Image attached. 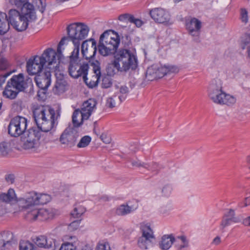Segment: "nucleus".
Listing matches in <instances>:
<instances>
[{"instance_id": "f257e3e1", "label": "nucleus", "mask_w": 250, "mask_h": 250, "mask_svg": "<svg viewBox=\"0 0 250 250\" xmlns=\"http://www.w3.org/2000/svg\"><path fill=\"white\" fill-rule=\"evenodd\" d=\"M33 113L36 124L41 130L30 129L26 131L21 138V145L24 149L35 150L40 145L42 132H47L56 126L60 115L51 107L44 105L37 106Z\"/></svg>"}, {"instance_id": "f03ea898", "label": "nucleus", "mask_w": 250, "mask_h": 250, "mask_svg": "<svg viewBox=\"0 0 250 250\" xmlns=\"http://www.w3.org/2000/svg\"><path fill=\"white\" fill-rule=\"evenodd\" d=\"M137 66V58L134 53L127 49H120L115 54L113 62L108 64L107 75L111 77L118 72L135 69Z\"/></svg>"}, {"instance_id": "7ed1b4c3", "label": "nucleus", "mask_w": 250, "mask_h": 250, "mask_svg": "<svg viewBox=\"0 0 250 250\" xmlns=\"http://www.w3.org/2000/svg\"><path fill=\"white\" fill-rule=\"evenodd\" d=\"M9 15L10 24L19 31L25 30L29 23L34 21L37 19L35 11H28L25 8L21 11V14L15 9H11Z\"/></svg>"}, {"instance_id": "20e7f679", "label": "nucleus", "mask_w": 250, "mask_h": 250, "mask_svg": "<svg viewBox=\"0 0 250 250\" xmlns=\"http://www.w3.org/2000/svg\"><path fill=\"white\" fill-rule=\"evenodd\" d=\"M120 38L117 34L113 31H105L100 36L98 51L103 56H107L114 53L120 43Z\"/></svg>"}, {"instance_id": "39448f33", "label": "nucleus", "mask_w": 250, "mask_h": 250, "mask_svg": "<svg viewBox=\"0 0 250 250\" xmlns=\"http://www.w3.org/2000/svg\"><path fill=\"white\" fill-rule=\"evenodd\" d=\"M79 52L78 49L73 50L69 56L68 72L73 78L82 77L85 79L88 74L89 64L87 62H81L79 59Z\"/></svg>"}, {"instance_id": "423d86ee", "label": "nucleus", "mask_w": 250, "mask_h": 250, "mask_svg": "<svg viewBox=\"0 0 250 250\" xmlns=\"http://www.w3.org/2000/svg\"><path fill=\"white\" fill-rule=\"evenodd\" d=\"M50 200L51 197L47 194L32 191L25 193L22 197L19 198L17 203L22 209H29L36 206L46 204Z\"/></svg>"}, {"instance_id": "0eeeda50", "label": "nucleus", "mask_w": 250, "mask_h": 250, "mask_svg": "<svg viewBox=\"0 0 250 250\" xmlns=\"http://www.w3.org/2000/svg\"><path fill=\"white\" fill-rule=\"evenodd\" d=\"M89 29L88 27L82 23H74L69 25L67 28L68 37L65 44L70 40L75 46L73 50L78 49L80 51L81 42L87 36Z\"/></svg>"}, {"instance_id": "6e6552de", "label": "nucleus", "mask_w": 250, "mask_h": 250, "mask_svg": "<svg viewBox=\"0 0 250 250\" xmlns=\"http://www.w3.org/2000/svg\"><path fill=\"white\" fill-rule=\"evenodd\" d=\"M67 40L66 38H63L60 42L58 47L57 51L51 48L46 49L40 57L42 59V61L45 64L47 63L48 68L54 70V71H57L59 68V60L62 57V46L65 44V42Z\"/></svg>"}, {"instance_id": "1a4fd4ad", "label": "nucleus", "mask_w": 250, "mask_h": 250, "mask_svg": "<svg viewBox=\"0 0 250 250\" xmlns=\"http://www.w3.org/2000/svg\"><path fill=\"white\" fill-rule=\"evenodd\" d=\"M97 102L92 99L85 101L81 107V109L74 110L72 115V123L74 127L80 126L83 121L87 120L96 108Z\"/></svg>"}, {"instance_id": "9d476101", "label": "nucleus", "mask_w": 250, "mask_h": 250, "mask_svg": "<svg viewBox=\"0 0 250 250\" xmlns=\"http://www.w3.org/2000/svg\"><path fill=\"white\" fill-rule=\"evenodd\" d=\"M178 71V68L174 65L154 64L147 68L146 76L148 81H153L161 78L167 74L176 73Z\"/></svg>"}, {"instance_id": "9b49d317", "label": "nucleus", "mask_w": 250, "mask_h": 250, "mask_svg": "<svg viewBox=\"0 0 250 250\" xmlns=\"http://www.w3.org/2000/svg\"><path fill=\"white\" fill-rule=\"evenodd\" d=\"M27 119L21 116H16L11 119L8 125V133L11 136L18 137L26 132Z\"/></svg>"}, {"instance_id": "f8f14e48", "label": "nucleus", "mask_w": 250, "mask_h": 250, "mask_svg": "<svg viewBox=\"0 0 250 250\" xmlns=\"http://www.w3.org/2000/svg\"><path fill=\"white\" fill-rule=\"evenodd\" d=\"M141 230L142 235L138 239V245L141 249L146 250L151 245L154 237L152 229L148 226H142Z\"/></svg>"}, {"instance_id": "ddd939ff", "label": "nucleus", "mask_w": 250, "mask_h": 250, "mask_svg": "<svg viewBox=\"0 0 250 250\" xmlns=\"http://www.w3.org/2000/svg\"><path fill=\"white\" fill-rule=\"evenodd\" d=\"M150 17L155 22L162 24H168L170 21V15L166 9L158 7L149 10Z\"/></svg>"}, {"instance_id": "4468645a", "label": "nucleus", "mask_w": 250, "mask_h": 250, "mask_svg": "<svg viewBox=\"0 0 250 250\" xmlns=\"http://www.w3.org/2000/svg\"><path fill=\"white\" fill-rule=\"evenodd\" d=\"M209 98L214 103L219 104H233L236 99L233 96L228 94L223 90L208 94Z\"/></svg>"}, {"instance_id": "2eb2a0df", "label": "nucleus", "mask_w": 250, "mask_h": 250, "mask_svg": "<svg viewBox=\"0 0 250 250\" xmlns=\"http://www.w3.org/2000/svg\"><path fill=\"white\" fill-rule=\"evenodd\" d=\"M79 136V133L74 129H66L61 135L60 141L62 145L72 147L75 145Z\"/></svg>"}, {"instance_id": "dca6fc26", "label": "nucleus", "mask_w": 250, "mask_h": 250, "mask_svg": "<svg viewBox=\"0 0 250 250\" xmlns=\"http://www.w3.org/2000/svg\"><path fill=\"white\" fill-rule=\"evenodd\" d=\"M40 56H36L33 59H30L27 62L26 69L29 75H36L42 73L44 63Z\"/></svg>"}, {"instance_id": "f3484780", "label": "nucleus", "mask_w": 250, "mask_h": 250, "mask_svg": "<svg viewBox=\"0 0 250 250\" xmlns=\"http://www.w3.org/2000/svg\"><path fill=\"white\" fill-rule=\"evenodd\" d=\"M16 241L10 231H3L0 234V250H8L14 247Z\"/></svg>"}, {"instance_id": "a211bd4d", "label": "nucleus", "mask_w": 250, "mask_h": 250, "mask_svg": "<svg viewBox=\"0 0 250 250\" xmlns=\"http://www.w3.org/2000/svg\"><path fill=\"white\" fill-rule=\"evenodd\" d=\"M51 72L47 69H44L42 73L36 75L35 81L37 86L41 89L46 90L51 83Z\"/></svg>"}, {"instance_id": "6ab92c4d", "label": "nucleus", "mask_w": 250, "mask_h": 250, "mask_svg": "<svg viewBox=\"0 0 250 250\" xmlns=\"http://www.w3.org/2000/svg\"><path fill=\"white\" fill-rule=\"evenodd\" d=\"M201 27V21L195 18L191 19L186 22V28L188 33L192 37H195L197 41L200 34Z\"/></svg>"}, {"instance_id": "aec40b11", "label": "nucleus", "mask_w": 250, "mask_h": 250, "mask_svg": "<svg viewBox=\"0 0 250 250\" xmlns=\"http://www.w3.org/2000/svg\"><path fill=\"white\" fill-rule=\"evenodd\" d=\"M91 45L89 46L88 41H83L82 44V53L84 58L86 60L92 59L97 51L96 42L94 39H90Z\"/></svg>"}, {"instance_id": "412c9836", "label": "nucleus", "mask_w": 250, "mask_h": 250, "mask_svg": "<svg viewBox=\"0 0 250 250\" xmlns=\"http://www.w3.org/2000/svg\"><path fill=\"white\" fill-rule=\"evenodd\" d=\"M239 219L235 216V211L233 209H229L224 213L220 223V229L222 230L225 228L232 223H238Z\"/></svg>"}, {"instance_id": "4be33fe9", "label": "nucleus", "mask_w": 250, "mask_h": 250, "mask_svg": "<svg viewBox=\"0 0 250 250\" xmlns=\"http://www.w3.org/2000/svg\"><path fill=\"white\" fill-rule=\"evenodd\" d=\"M93 67V71L94 73V75L93 76L92 80H89L86 76L85 79H83L86 84L90 88H93L98 85L99 79L101 77V68L100 66V63L98 61H96L92 63Z\"/></svg>"}, {"instance_id": "5701e85b", "label": "nucleus", "mask_w": 250, "mask_h": 250, "mask_svg": "<svg viewBox=\"0 0 250 250\" xmlns=\"http://www.w3.org/2000/svg\"><path fill=\"white\" fill-rule=\"evenodd\" d=\"M8 83L20 92L23 91L26 87V83L22 73L13 76Z\"/></svg>"}, {"instance_id": "b1692460", "label": "nucleus", "mask_w": 250, "mask_h": 250, "mask_svg": "<svg viewBox=\"0 0 250 250\" xmlns=\"http://www.w3.org/2000/svg\"><path fill=\"white\" fill-rule=\"evenodd\" d=\"M35 244L40 248L49 249L55 245V240L51 238H47L44 236H40L34 239Z\"/></svg>"}, {"instance_id": "393cba45", "label": "nucleus", "mask_w": 250, "mask_h": 250, "mask_svg": "<svg viewBox=\"0 0 250 250\" xmlns=\"http://www.w3.org/2000/svg\"><path fill=\"white\" fill-rule=\"evenodd\" d=\"M138 204L129 206L128 204H123L116 207L115 214L119 216H125L129 214L138 208Z\"/></svg>"}, {"instance_id": "a878e982", "label": "nucleus", "mask_w": 250, "mask_h": 250, "mask_svg": "<svg viewBox=\"0 0 250 250\" xmlns=\"http://www.w3.org/2000/svg\"><path fill=\"white\" fill-rule=\"evenodd\" d=\"M17 199L15 190L9 188L7 193H0V201L6 203L13 204L17 203Z\"/></svg>"}, {"instance_id": "bb28decb", "label": "nucleus", "mask_w": 250, "mask_h": 250, "mask_svg": "<svg viewBox=\"0 0 250 250\" xmlns=\"http://www.w3.org/2000/svg\"><path fill=\"white\" fill-rule=\"evenodd\" d=\"M56 72V75L57 80L56 82L55 85L53 88V91L55 93H62L65 91V87L67 85V82L64 79L63 76H60L59 78L58 76V72Z\"/></svg>"}, {"instance_id": "cd10ccee", "label": "nucleus", "mask_w": 250, "mask_h": 250, "mask_svg": "<svg viewBox=\"0 0 250 250\" xmlns=\"http://www.w3.org/2000/svg\"><path fill=\"white\" fill-rule=\"evenodd\" d=\"M173 244L176 250H186L189 246L188 240L183 235L174 237Z\"/></svg>"}, {"instance_id": "c85d7f7f", "label": "nucleus", "mask_w": 250, "mask_h": 250, "mask_svg": "<svg viewBox=\"0 0 250 250\" xmlns=\"http://www.w3.org/2000/svg\"><path fill=\"white\" fill-rule=\"evenodd\" d=\"M9 18L7 19L5 13L0 12V35L7 33L10 28Z\"/></svg>"}, {"instance_id": "c756f323", "label": "nucleus", "mask_w": 250, "mask_h": 250, "mask_svg": "<svg viewBox=\"0 0 250 250\" xmlns=\"http://www.w3.org/2000/svg\"><path fill=\"white\" fill-rule=\"evenodd\" d=\"M69 241L62 244L59 250H77L79 245V241L75 236H70Z\"/></svg>"}, {"instance_id": "7c9ffc66", "label": "nucleus", "mask_w": 250, "mask_h": 250, "mask_svg": "<svg viewBox=\"0 0 250 250\" xmlns=\"http://www.w3.org/2000/svg\"><path fill=\"white\" fill-rule=\"evenodd\" d=\"M54 211L52 208H41L39 209L38 220L46 221L52 219L54 216Z\"/></svg>"}, {"instance_id": "2f4dec72", "label": "nucleus", "mask_w": 250, "mask_h": 250, "mask_svg": "<svg viewBox=\"0 0 250 250\" xmlns=\"http://www.w3.org/2000/svg\"><path fill=\"white\" fill-rule=\"evenodd\" d=\"M174 237L172 234L164 235L159 243L160 248L164 250L169 249L174 243Z\"/></svg>"}, {"instance_id": "473e14b6", "label": "nucleus", "mask_w": 250, "mask_h": 250, "mask_svg": "<svg viewBox=\"0 0 250 250\" xmlns=\"http://www.w3.org/2000/svg\"><path fill=\"white\" fill-rule=\"evenodd\" d=\"M19 92L20 91L16 89V88L7 82L2 94L3 96L6 98L14 99L17 97Z\"/></svg>"}, {"instance_id": "72a5a7b5", "label": "nucleus", "mask_w": 250, "mask_h": 250, "mask_svg": "<svg viewBox=\"0 0 250 250\" xmlns=\"http://www.w3.org/2000/svg\"><path fill=\"white\" fill-rule=\"evenodd\" d=\"M222 82L219 79H214L211 81L208 87V94L219 92L222 90Z\"/></svg>"}, {"instance_id": "f704fd0d", "label": "nucleus", "mask_w": 250, "mask_h": 250, "mask_svg": "<svg viewBox=\"0 0 250 250\" xmlns=\"http://www.w3.org/2000/svg\"><path fill=\"white\" fill-rule=\"evenodd\" d=\"M125 97L114 95L107 99L106 106L109 108H113L116 106L117 103H120L123 101L125 100Z\"/></svg>"}, {"instance_id": "c9c22d12", "label": "nucleus", "mask_w": 250, "mask_h": 250, "mask_svg": "<svg viewBox=\"0 0 250 250\" xmlns=\"http://www.w3.org/2000/svg\"><path fill=\"white\" fill-rule=\"evenodd\" d=\"M27 211L25 214V218L29 221L38 220L39 209L35 207L27 209Z\"/></svg>"}, {"instance_id": "e433bc0d", "label": "nucleus", "mask_w": 250, "mask_h": 250, "mask_svg": "<svg viewBox=\"0 0 250 250\" xmlns=\"http://www.w3.org/2000/svg\"><path fill=\"white\" fill-rule=\"evenodd\" d=\"M14 2L18 7L21 8V11L25 8L28 11H35L33 5L28 2V0H14Z\"/></svg>"}, {"instance_id": "4c0bfd02", "label": "nucleus", "mask_w": 250, "mask_h": 250, "mask_svg": "<svg viewBox=\"0 0 250 250\" xmlns=\"http://www.w3.org/2000/svg\"><path fill=\"white\" fill-rule=\"evenodd\" d=\"M85 211V208L81 205H77L71 212V214L74 218H79Z\"/></svg>"}, {"instance_id": "58836bf2", "label": "nucleus", "mask_w": 250, "mask_h": 250, "mask_svg": "<svg viewBox=\"0 0 250 250\" xmlns=\"http://www.w3.org/2000/svg\"><path fill=\"white\" fill-rule=\"evenodd\" d=\"M20 250H37V248L28 241H21L20 243Z\"/></svg>"}, {"instance_id": "ea45409f", "label": "nucleus", "mask_w": 250, "mask_h": 250, "mask_svg": "<svg viewBox=\"0 0 250 250\" xmlns=\"http://www.w3.org/2000/svg\"><path fill=\"white\" fill-rule=\"evenodd\" d=\"M91 141V138L89 136H84L81 138L79 143L77 144L79 148L85 147L88 146Z\"/></svg>"}, {"instance_id": "a19ab883", "label": "nucleus", "mask_w": 250, "mask_h": 250, "mask_svg": "<svg viewBox=\"0 0 250 250\" xmlns=\"http://www.w3.org/2000/svg\"><path fill=\"white\" fill-rule=\"evenodd\" d=\"M112 84V79L110 76L106 75L103 77L102 87L104 88L110 87Z\"/></svg>"}, {"instance_id": "79ce46f5", "label": "nucleus", "mask_w": 250, "mask_h": 250, "mask_svg": "<svg viewBox=\"0 0 250 250\" xmlns=\"http://www.w3.org/2000/svg\"><path fill=\"white\" fill-rule=\"evenodd\" d=\"M131 163L133 167L141 168L143 167H147V163H145L144 162H141L139 160L137 159H131L129 161Z\"/></svg>"}, {"instance_id": "37998d69", "label": "nucleus", "mask_w": 250, "mask_h": 250, "mask_svg": "<svg viewBox=\"0 0 250 250\" xmlns=\"http://www.w3.org/2000/svg\"><path fill=\"white\" fill-rule=\"evenodd\" d=\"M241 43L243 45L242 49H244L245 46L250 43V34L246 33L241 37Z\"/></svg>"}, {"instance_id": "c03bdc74", "label": "nucleus", "mask_w": 250, "mask_h": 250, "mask_svg": "<svg viewBox=\"0 0 250 250\" xmlns=\"http://www.w3.org/2000/svg\"><path fill=\"white\" fill-rule=\"evenodd\" d=\"M147 167H145V168L148 171L157 173L159 170L158 165L156 163H147Z\"/></svg>"}, {"instance_id": "a18cd8bd", "label": "nucleus", "mask_w": 250, "mask_h": 250, "mask_svg": "<svg viewBox=\"0 0 250 250\" xmlns=\"http://www.w3.org/2000/svg\"><path fill=\"white\" fill-rule=\"evenodd\" d=\"M172 190V188L169 185H166L162 189V192L164 196H169Z\"/></svg>"}, {"instance_id": "49530a36", "label": "nucleus", "mask_w": 250, "mask_h": 250, "mask_svg": "<svg viewBox=\"0 0 250 250\" xmlns=\"http://www.w3.org/2000/svg\"><path fill=\"white\" fill-rule=\"evenodd\" d=\"M96 250H111L110 247L107 243H99L96 247Z\"/></svg>"}, {"instance_id": "de8ad7c7", "label": "nucleus", "mask_w": 250, "mask_h": 250, "mask_svg": "<svg viewBox=\"0 0 250 250\" xmlns=\"http://www.w3.org/2000/svg\"><path fill=\"white\" fill-rule=\"evenodd\" d=\"M8 144L7 143L3 142L0 144V151L3 154L7 153Z\"/></svg>"}, {"instance_id": "09e8293b", "label": "nucleus", "mask_w": 250, "mask_h": 250, "mask_svg": "<svg viewBox=\"0 0 250 250\" xmlns=\"http://www.w3.org/2000/svg\"><path fill=\"white\" fill-rule=\"evenodd\" d=\"M130 22L134 23L138 27L141 26L143 24L142 21L141 20L136 19L133 16L130 18Z\"/></svg>"}, {"instance_id": "8fccbe9b", "label": "nucleus", "mask_w": 250, "mask_h": 250, "mask_svg": "<svg viewBox=\"0 0 250 250\" xmlns=\"http://www.w3.org/2000/svg\"><path fill=\"white\" fill-rule=\"evenodd\" d=\"M241 19L242 22L245 23L248 22V13L246 9H241Z\"/></svg>"}, {"instance_id": "3c124183", "label": "nucleus", "mask_w": 250, "mask_h": 250, "mask_svg": "<svg viewBox=\"0 0 250 250\" xmlns=\"http://www.w3.org/2000/svg\"><path fill=\"white\" fill-rule=\"evenodd\" d=\"M103 142L105 144H109L111 142V138L105 133H103L100 137Z\"/></svg>"}, {"instance_id": "603ef678", "label": "nucleus", "mask_w": 250, "mask_h": 250, "mask_svg": "<svg viewBox=\"0 0 250 250\" xmlns=\"http://www.w3.org/2000/svg\"><path fill=\"white\" fill-rule=\"evenodd\" d=\"M80 221L76 220L73 221L70 224L69 227L70 229H76L79 227Z\"/></svg>"}, {"instance_id": "864d4df0", "label": "nucleus", "mask_w": 250, "mask_h": 250, "mask_svg": "<svg viewBox=\"0 0 250 250\" xmlns=\"http://www.w3.org/2000/svg\"><path fill=\"white\" fill-rule=\"evenodd\" d=\"M11 73H5L0 75V87L2 84L5 82L6 78Z\"/></svg>"}, {"instance_id": "5fc2aeb1", "label": "nucleus", "mask_w": 250, "mask_h": 250, "mask_svg": "<svg viewBox=\"0 0 250 250\" xmlns=\"http://www.w3.org/2000/svg\"><path fill=\"white\" fill-rule=\"evenodd\" d=\"M132 17V15H129L127 14H123V15H121L119 16V20L121 21L128 20L130 22V18Z\"/></svg>"}, {"instance_id": "6e6d98bb", "label": "nucleus", "mask_w": 250, "mask_h": 250, "mask_svg": "<svg viewBox=\"0 0 250 250\" xmlns=\"http://www.w3.org/2000/svg\"><path fill=\"white\" fill-rule=\"evenodd\" d=\"M128 92V89L126 86H121L120 88V93L123 94V96L126 97L127 93Z\"/></svg>"}, {"instance_id": "4d7b16f0", "label": "nucleus", "mask_w": 250, "mask_h": 250, "mask_svg": "<svg viewBox=\"0 0 250 250\" xmlns=\"http://www.w3.org/2000/svg\"><path fill=\"white\" fill-rule=\"evenodd\" d=\"M8 66L7 61L4 59L0 60V69L4 70L6 69Z\"/></svg>"}, {"instance_id": "13d9d810", "label": "nucleus", "mask_w": 250, "mask_h": 250, "mask_svg": "<svg viewBox=\"0 0 250 250\" xmlns=\"http://www.w3.org/2000/svg\"><path fill=\"white\" fill-rule=\"evenodd\" d=\"M6 181L9 184H12L14 182V176L13 174L6 175L5 177Z\"/></svg>"}, {"instance_id": "bf43d9fd", "label": "nucleus", "mask_w": 250, "mask_h": 250, "mask_svg": "<svg viewBox=\"0 0 250 250\" xmlns=\"http://www.w3.org/2000/svg\"><path fill=\"white\" fill-rule=\"evenodd\" d=\"M249 205H250V197H247L245 198V200L244 201V206H242V204H240L239 205V206L240 207H247Z\"/></svg>"}, {"instance_id": "052dcab7", "label": "nucleus", "mask_w": 250, "mask_h": 250, "mask_svg": "<svg viewBox=\"0 0 250 250\" xmlns=\"http://www.w3.org/2000/svg\"><path fill=\"white\" fill-rule=\"evenodd\" d=\"M221 243V238L219 236H217L214 238L212 241V244L215 245H218Z\"/></svg>"}, {"instance_id": "680f3d73", "label": "nucleus", "mask_w": 250, "mask_h": 250, "mask_svg": "<svg viewBox=\"0 0 250 250\" xmlns=\"http://www.w3.org/2000/svg\"><path fill=\"white\" fill-rule=\"evenodd\" d=\"M243 224L245 226H250V216L244 220Z\"/></svg>"}, {"instance_id": "e2e57ef3", "label": "nucleus", "mask_w": 250, "mask_h": 250, "mask_svg": "<svg viewBox=\"0 0 250 250\" xmlns=\"http://www.w3.org/2000/svg\"><path fill=\"white\" fill-rule=\"evenodd\" d=\"M247 53L248 57L250 59V45L247 48Z\"/></svg>"}, {"instance_id": "0e129e2a", "label": "nucleus", "mask_w": 250, "mask_h": 250, "mask_svg": "<svg viewBox=\"0 0 250 250\" xmlns=\"http://www.w3.org/2000/svg\"><path fill=\"white\" fill-rule=\"evenodd\" d=\"M45 6L42 5V7L40 8V11L42 13H43L44 11L45 10Z\"/></svg>"}, {"instance_id": "69168bd1", "label": "nucleus", "mask_w": 250, "mask_h": 250, "mask_svg": "<svg viewBox=\"0 0 250 250\" xmlns=\"http://www.w3.org/2000/svg\"><path fill=\"white\" fill-rule=\"evenodd\" d=\"M101 199L103 200L104 201H108V197H107L106 196H103V197H102Z\"/></svg>"}]
</instances>
